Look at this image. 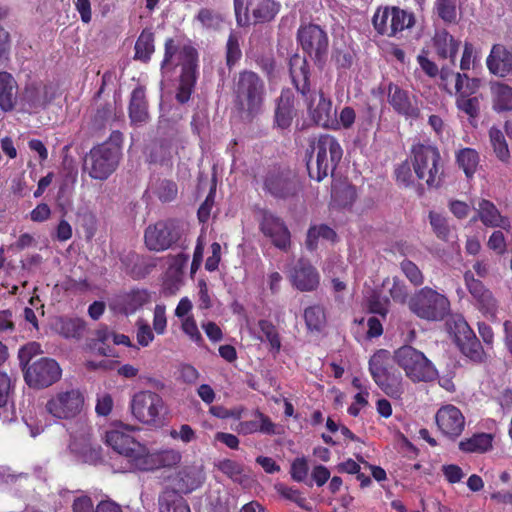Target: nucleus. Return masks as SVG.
Instances as JSON below:
<instances>
[{
  "label": "nucleus",
  "instance_id": "35",
  "mask_svg": "<svg viewBox=\"0 0 512 512\" xmlns=\"http://www.w3.org/2000/svg\"><path fill=\"white\" fill-rule=\"evenodd\" d=\"M335 239L336 233L332 228L325 224L314 225L307 232L306 246L309 250H314L320 242H334Z\"/></svg>",
  "mask_w": 512,
  "mask_h": 512
},
{
  "label": "nucleus",
  "instance_id": "30",
  "mask_svg": "<svg viewBox=\"0 0 512 512\" xmlns=\"http://www.w3.org/2000/svg\"><path fill=\"white\" fill-rule=\"evenodd\" d=\"M433 44L440 58H448L454 63L460 46V41L456 40L447 31L438 30L433 37Z\"/></svg>",
  "mask_w": 512,
  "mask_h": 512
},
{
  "label": "nucleus",
  "instance_id": "1",
  "mask_svg": "<svg viewBox=\"0 0 512 512\" xmlns=\"http://www.w3.org/2000/svg\"><path fill=\"white\" fill-rule=\"evenodd\" d=\"M137 430L139 428L134 426L116 424L106 431L105 443L119 454L113 462L115 471H154L180 463L182 455L178 450L169 448L151 452L132 436Z\"/></svg>",
  "mask_w": 512,
  "mask_h": 512
},
{
  "label": "nucleus",
  "instance_id": "44",
  "mask_svg": "<svg viewBox=\"0 0 512 512\" xmlns=\"http://www.w3.org/2000/svg\"><path fill=\"white\" fill-rule=\"evenodd\" d=\"M383 289L387 290L393 301L405 303L408 297L406 285L398 277H387L382 282Z\"/></svg>",
  "mask_w": 512,
  "mask_h": 512
},
{
  "label": "nucleus",
  "instance_id": "39",
  "mask_svg": "<svg viewBox=\"0 0 512 512\" xmlns=\"http://www.w3.org/2000/svg\"><path fill=\"white\" fill-rule=\"evenodd\" d=\"M54 329L65 338H77L84 326L80 319L59 318L54 323Z\"/></svg>",
  "mask_w": 512,
  "mask_h": 512
},
{
  "label": "nucleus",
  "instance_id": "15",
  "mask_svg": "<svg viewBox=\"0 0 512 512\" xmlns=\"http://www.w3.org/2000/svg\"><path fill=\"white\" fill-rule=\"evenodd\" d=\"M197 52L188 45H176L173 39L165 42V54L161 63L163 72H170L177 66L182 67V72L196 70Z\"/></svg>",
  "mask_w": 512,
  "mask_h": 512
},
{
  "label": "nucleus",
  "instance_id": "20",
  "mask_svg": "<svg viewBox=\"0 0 512 512\" xmlns=\"http://www.w3.org/2000/svg\"><path fill=\"white\" fill-rule=\"evenodd\" d=\"M260 230L269 237L273 244L282 250L290 245V232L284 222L270 212H263L260 222Z\"/></svg>",
  "mask_w": 512,
  "mask_h": 512
},
{
  "label": "nucleus",
  "instance_id": "26",
  "mask_svg": "<svg viewBox=\"0 0 512 512\" xmlns=\"http://www.w3.org/2000/svg\"><path fill=\"white\" fill-rule=\"evenodd\" d=\"M203 481L204 472L202 466H185L173 479V489L177 493L187 494L200 487Z\"/></svg>",
  "mask_w": 512,
  "mask_h": 512
},
{
  "label": "nucleus",
  "instance_id": "64",
  "mask_svg": "<svg viewBox=\"0 0 512 512\" xmlns=\"http://www.w3.org/2000/svg\"><path fill=\"white\" fill-rule=\"evenodd\" d=\"M308 463L305 458H296L291 465V477L297 481L302 482L308 475Z\"/></svg>",
  "mask_w": 512,
  "mask_h": 512
},
{
  "label": "nucleus",
  "instance_id": "52",
  "mask_svg": "<svg viewBox=\"0 0 512 512\" xmlns=\"http://www.w3.org/2000/svg\"><path fill=\"white\" fill-rule=\"evenodd\" d=\"M196 20L203 28L214 30L218 29L223 22V18L219 13L207 8H203L198 12Z\"/></svg>",
  "mask_w": 512,
  "mask_h": 512
},
{
  "label": "nucleus",
  "instance_id": "3",
  "mask_svg": "<svg viewBox=\"0 0 512 512\" xmlns=\"http://www.w3.org/2000/svg\"><path fill=\"white\" fill-rule=\"evenodd\" d=\"M343 150L331 135H321L312 145V154L307 162L309 176L320 182L334 170L341 160Z\"/></svg>",
  "mask_w": 512,
  "mask_h": 512
},
{
  "label": "nucleus",
  "instance_id": "25",
  "mask_svg": "<svg viewBox=\"0 0 512 512\" xmlns=\"http://www.w3.org/2000/svg\"><path fill=\"white\" fill-rule=\"evenodd\" d=\"M296 115L297 109L293 92L289 89L282 90L280 97L276 100L275 125L283 130L288 129Z\"/></svg>",
  "mask_w": 512,
  "mask_h": 512
},
{
  "label": "nucleus",
  "instance_id": "24",
  "mask_svg": "<svg viewBox=\"0 0 512 512\" xmlns=\"http://www.w3.org/2000/svg\"><path fill=\"white\" fill-rule=\"evenodd\" d=\"M388 101L396 112L407 118H417L419 116V108L413 97L408 92L401 89L395 84L388 86Z\"/></svg>",
  "mask_w": 512,
  "mask_h": 512
},
{
  "label": "nucleus",
  "instance_id": "21",
  "mask_svg": "<svg viewBox=\"0 0 512 512\" xmlns=\"http://www.w3.org/2000/svg\"><path fill=\"white\" fill-rule=\"evenodd\" d=\"M189 256L179 253L168 257V268L163 278V293L165 295H174L180 289L183 282V269L186 267Z\"/></svg>",
  "mask_w": 512,
  "mask_h": 512
},
{
  "label": "nucleus",
  "instance_id": "10",
  "mask_svg": "<svg viewBox=\"0 0 512 512\" xmlns=\"http://www.w3.org/2000/svg\"><path fill=\"white\" fill-rule=\"evenodd\" d=\"M120 148L102 144L91 149L84 159V170L97 180L107 179L117 168Z\"/></svg>",
  "mask_w": 512,
  "mask_h": 512
},
{
  "label": "nucleus",
  "instance_id": "40",
  "mask_svg": "<svg viewBox=\"0 0 512 512\" xmlns=\"http://www.w3.org/2000/svg\"><path fill=\"white\" fill-rule=\"evenodd\" d=\"M457 344L462 353L472 361L482 362L484 360L485 353L476 336L465 339V341L460 336H457Z\"/></svg>",
  "mask_w": 512,
  "mask_h": 512
},
{
  "label": "nucleus",
  "instance_id": "5",
  "mask_svg": "<svg viewBox=\"0 0 512 512\" xmlns=\"http://www.w3.org/2000/svg\"><path fill=\"white\" fill-rule=\"evenodd\" d=\"M87 407L86 397L79 388L68 387L53 392L46 401V412L57 420L82 419Z\"/></svg>",
  "mask_w": 512,
  "mask_h": 512
},
{
  "label": "nucleus",
  "instance_id": "23",
  "mask_svg": "<svg viewBox=\"0 0 512 512\" xmlns=\"http://www.w3.org/2000/svg\"><path fill=\"white\" fill-rule=\"evenodd\" d=\"M250 419L242 420L233 428L240 435L262 433L266 435L276 434V425L260 410L255 409L249 414Z\"/></svg>",
  "mask_w": 512,
  "mask_h": 512
},
{
  "label": "nucleus",
  "instance_id": "36",
  "mask_svg": "<svg viewBox=\"0 0 512 512\" xmlns=\"http://www.w3.org/2000/svg\"><path fill=\"white\" fill-rule=\"evenodd\" d=\"M492 447V436L487 433L474 434L459 443V449L467 453H483Z\"/></svg>",
  "mask_w": 512,
  "mask_h": 512
},
{
  "label": "nucleus",
  "instance_id": "46",
  "mask_svg": "<svg viewBox=\"0 0 512 512\" xmlns=\"http://www.w3.org/2000/svg\"><path fill=\"white\" fill-rule=\"evenodd\" d=\"M160 512H191L186 501L177 495H163L159 500Z\"/></svg>",
  "mask_w": 512,
  "mask_h": 512
},
{
  "label": "nucleus",
  "instance_id": "41",
  "mask_svg": "<svg viewBox=\"0 0 512 512\" xmlns=\"http://www.w3.org/2000/svg\"><path fill=\"white\" fill-rule=\"evenodd\" d=\"M10 379L6 374H0V418L3 422L14 419V411L8 407Z\"/></svg>",
  "mask_w": 512,
  "mask_h": 512
},
{
  "label": "nucleus",
  "instance_id": "48",
  "mask_svg": "<svg viewBox=\"0 0 512 512\" xmlns=\"http://www.w3.org/2000/svg\"><path fill=\"white\" fill-rule=\"evenodd\" d=\"M490 141L493 146L496 156L501 161H506L509 158V149L501 130L492 127L489 131Z\"/></svg>",
  "mask_w": 512,
  "mask_h": 512
},
{
  "label": "nucleus",
  "instance_id": "57",
  "mask_svg": "<svg viewBox=\"0 0 512 512\" xmlns=\"http://www.w3.org/2000/svg\"><path fill=\"white\" fill-rule=\"evenodd\" d=\"M258 326L261 332L266 337V340L270 343L272 349L279 351L281 347L280 338L276 327L267 320H260Z\"/></svg>",
  "mask_w": 512,
  "mask_h": 512
},
{
  "label": "nucleus",
  "instance_id": "38",
  "mask_svg": "<svg viewBox=\"0 0 512 512\" xmlns=\"http://www.w3.org/2000/svg\"><path fill=\"white\" fill-rule=\"evenodd\" d=\"M494 107L498 111L512 110V88L503 83L492 85Z\"/></svg>",
  "mask_w": 512,
  "mask_h": 512
},
{
  "label": "nucleus",
  "instance_id": "45",
  "mask_svg": "<svg viewBox=\"0 0 512 512\" xmlns=\"http://www.w3.org/2000/svg\"><path fill=\"white\" fill-rule=\"evenodd\" d=\"M304 319L308 330L320 331L326 322L324 308L320 305H312L305 309Z\"/></svg>",
  "mask_w": 512,
  "mask_h": 512
},
{
  "label": "nucleus",
  "instance_id": "53",
  "mask_svg": "<svg viewBox=\"0 0 512 512\" xmlns=\"http://www.w3.org/2000/svg\"><path fill=\"white\" fill-rule=\"evenodd\" d=\"M429 221L437 237L447 241L450 235V228L446 217L436 212H430Z\"/></svg>",
  "mask_w": 512,
  "mask_h": 512
},
{
  "label": "nucleus",
  "instance_id": "12",
  "mask_svg": "<svg viewBox=\"0 0 512 512\" xmlns=\"http://www.w3.org/2000/svg\"><path fill=\"white\" fill-rule=\"evenodd\" d=\"M24 380L30 388L43 389L47 388L62 376V370L56 360L43 357L25 368Z\"/></svg>",
  "mask_w": 512,
  "mask_h": 512
},
{
  "label": "nucleus",
  "instance_id": "33",
  "mask_svg": "<svg viewBox=\"0 0 512 512\" xmlns=\"http://www.w3.org/2000/svg\"><path fill=\"white\" fill-rule=\"evenodd\" d=\"M17 84L14 77L6 72H0V108L7 112L15 105V90Z\"/></svg>",
  "mask_w": 512,
  "mask_h": 512
},
{
  "label": "nucleus",
  "instance_id": "11",
  "mask_svg": "<svg viewBox=\"0 0 512 512\" xmlns=\"http://www.w3.org/2000/svg\"><path fill=\"white\" fill-rule=\"evenodd\" d=\"M375 30L384 36L396 37L415 23L414 15L399 7L378 8L372 19Z\"/></svg>",
  "mask_w": 512,
  "mask_h": 512
},
{
  "label": "nucleus",
  "instance_id": "29",
  "mask_svg": "<svg viewBox=\"0 0 512 512\" xmlns=\"http://www.w3.org/2000/svg\"><path fill=\"white\" fill-rule=\"evenodd\" d=\"M477 212L485 226L500 227L506 230L510 227L509 220L503 217L497 207L488 200L483 199L479 202Z\"/></svg>",
  "mask_w": 512,
  "mask_h": 512
},
{
  "label": "nucleus",
  "instance_id": "34",
  "mask_svg": "<svg viewBox=\"0 0 512 512\" xmlns=\"http://www.w3.org/2000/svg\"><path fill=\"white\" fill-rule=\"evenodd\" d=\"M374 382L387 396L394 399H400L405 391L403 377L398 371L374 379Z\"/></svg>",
  "mask_w": 512,
  "mask_h": 512
},
{
  "label": "nucleus",
  "instance_id": "58",
  "mask_svg": "<svg viewBox=\"0 0 512 512\" xmlns=\"http://www.w3.org/2000/svg\"><path fill=\"white\" fill-rule=\"evenodd\" d=\"M169 436L183 444H189L197 439L195 430L188 424H182L178 428L170 430Z\"/></svg>",
  "mask_w": 512,
  "mask_h": 512
},
{
  "label": "nucleus",
  "instance_id": "22",
  "mask_svg": "<svg viewBox=\"0 0 512 512\" xmlns=\"http://www.w3.org/2000/svg\"><path fill=\"white\" fill-rule=\"evenodd\" d=\"M292 285L300 291H312L319 285L317 270L306 260L300 259L289 275Z\"/></svg>",
  "mask_w": 512,
  "mask_h": 512
},
{
  "label": "nucleus",
  "instance_id": "51",
  "mask_svg": "<svg viewBox=\"0 0 512 512\" xmlns=\"http://www.w3.org/2000/svg\"><path fill=\"white\" fill-rule=\"evenodd\" d=\"M457 108L465 113L471 120L477 118L479 114V100L477 97H470L466 95H457L456 99Z\"/></svg>",
  "mask_w": 512,
  "mask_h": 512
},
{
  "label": "nucleus",
  "instance_id": "13",
  "mask_svg": "<svg viewBox=\"0 0 512 512\" xmlns=\"http://www.w3.org/2000/svg\"><path fill=\"white\" fill-rule=\"evenodd\" d=\"M91 432V426L82 421L80 430L71 433L69 450L78 461L96 465L101 461V447L92 438Z\"/></svg>",
  "mask_w": 512,
  "mask_h": 512
},
{
  "label": "nucleus",
  "instance_id": "56",
  "mask_svg": "<svg viewBox=\"0 0 512 512\" xmlns=\"http://www.w3.org/2000/svg\"><path fill=\"white\" fill-rule=\"evenodd\" d=\"M218 469L230 477L233 481H242L243 468L241 464L231 459H224L217 464Z\"/></svg>",
  "mask_w": 512,
  "mask_h": 512
},
{
  "label": "nucleus",
  "instance_id": "43",
  "mask_svg": "<svg viewBox=\"0 0 512 512\" xmlns=\"http://www.w3.org/2000/svg\"><path fill=\"white\" fill-rule=\"evenodd\" d=\"M24 99L34 109L45 107L50 101L47 97V88L35 84L26 87Z\"/></svg>",
  "mask_w": 512,
  "mask_h": 512
},
{
  "label": "nucleus",
  "instance_id": "61",
  "mask_svg": "<svg viewBox=\"0 0 512 512\" xmlns=\"http://www.w3.org/2000/svg\"><path fill=\"white\" fill-rule=\"evenodd\" d=\"M167 328L166 307L157 304L153 311V330L158 335H163Z\"/></svg>",
  "mask_w": 512,
  "mask_h": 512
},
{
  "label": "nucleus",
  "instance_id": "37",
  "mask_svg": "<svg viewBox=\"0 0 512 512\" xmlns=\"http://www.w3.org/2000/svg\"><path fill=\"white\" fill-rule=\"evenodd\" d=\"M456 162L464 171L466 177L471 178L478 168L479 155L477 151L472 148H463L457 152Z\"/></svg>",
  "mask_w": 512,
  "mask_h": 512
},
{
  "label": "nucleus",
  "instance_id": "16",
  "mask_svg": "<svg viewBox=\"0 0 512 512\" xmlns=\"http://www.w3.org/2000/svg\"><path fill=\"white\" fill-rule=\"evenodd\" d=\"M178 235L174 225L169 221H158L145 229L144 241L146 247L151 251H164L171 247L177 240Z\"/></svg>",
  "mask_w": 512,
  "mask_h": 512
},
{
  "label": "nucleus",
  "instance_id": "32",
  "mask_svg": "<svg viewBox=\"0 0 512 512\" xmlns=\"http://www.w3.org/2000/svg\"><path fill=\"white\" fill-rule=\"evenodd\" d=\"M129 116L135 125H141L149 119L145 91L141 87L134 89L131 94Z\"/></svg>",
  "mask_w": 512,
  "mask_h": 512
},
{
  "label": "nucleus",
  "instance_id": "60",
  "mask_svg": "<svg viewBox=\"0 0 512 512\" xmlns=\"http://www.w3.org/2000/svg\"><path fill=\"white\" fill-rule=\"evenodd\" d=\"M401 270L409 281L415 285H422L424 277L420 269L410 260H404L401 262Z\"/></svg>",
  "mask_w": 512,
  "mask_h": 512
},
{
  "label": "nucleus",
  "instance_id": "28",
  "mask_svg": "<svg viewBox=\"0 0 512 512\" xmlns=\"http://www.w3.org/2000/svg\"><path fill=\"white\" fill-rule=\"evenodd\" d=\"M150 301V294L146 290H132L118 296L114 301V308L125 314L132 315Z\"/></svg>",
  "mask_w": 512,
  "mask_h": 512
},
{
  "label": "nucleus",
  "instance_id": "19",
  "mask_svg": "<svg viewBox=\"0 0 512 512\" xmlns=\"http://www.w3.org/2000/svg\"><path fill=\"white\" fill-rule=\"evenodd\" d=\"M468 291L476 301L479 310L486 316L495 318L497 313V301L492 293L485 288L481 281L474 278L471 272L464 275Z\"/></svg>",
  "mask_w": 512,
  "mask_h": 512
},
{
  "label": "nucleus",
  "instance_id": "50",
  "mask_svg": "<svg viewBox=\"0 0 512 512\" xmlns=\"http://www.w3.org/2000/svg\"><path fill=\"white\" fill-rule=\"evenodd\" d=\"M332 198L335 204L340 207L352 205L356 198V190L351 185H343L332 189Z\"/></svg>",
  "mask_w": 512,
  "mask_h": 512
},
{
  "label": "nucleus",
  "instance_id": "55",
  "mask_svg": "<svg viewBox=\"0 0 512 512\" xmlns=\"http://www.w3.org/2000/svg\"><path fill=\"white\" fill-rule=\"evenodd\" d=\"M458 0H437L436 10L445 22H452L456 19Z\"/></svg>",
  "mask_w": 512,
  "mask_h": 512
},
{
  "label": "nucleus",
  "instance_id": "17",
  "mask_svg": "<svg viewBox=\"0 0 512 512\" xmlns=\"http://www.w3.org/2000/svg\"><path fill=\"white\" fill-rule=\"evenodd\" d=\"M435 421L442 434L452 439L459 437L465 427L462 412L451 404L444 405L437 411Z\"/></svg>",
  "mask_w": 512,
  "mask_h": 512
},
{
  "label": "nucleus",
  "instance_id": "9",
  "mask_svg": "<svg viewBox=\"0 0 512 512\" xmlns=\"http://www.w3.org/2000/svg\"><path fill=\"white\" fill-rule=\"evenodd\" d=\"M130 410L140 423L153 426L160 423L165 411V402L157 392L142 390L133 395Z\"/></svg>",
  "mask_w": 512,
  "mask_h": 512
},
{
  "label": "nucleus",
  "instance_id": "63",
  "mask_svg": "<svg viewBox=\"0 0 512 512\" xmlns=\"http://www.w3.org/2000/svg\"><path fill=\"white\" fill-rule=\"evenodd\" d=\"M156 194L163 202L173 200L177 195V186L174 182L169 180H162L156 188Z\"/></svg>",
  "mask_w": 512,
  "mask_h": 512
},
{
  "label": "nucleus",
  "instance_id": "27",
  "mask_svg": "<svg viewBox=\"0 0 512 512\" xmlns=\"http://www.w3.org/2000/svg\"><path fill=\"white\" fill-rule=\"evenodd\" d=\"M486 65L490 73L499 77L512 74V49L495 44L487 57Z\"/></svg>",
  "mask_w": 512,
  "mask_h": 512
},
{
  "label": "nucleus",
  "instance_id": "4",
  "mask_svg": "<svg viewBox=\"0 0 512 512\" xmlns=\"http://www.w3.org/2000/svg\"><path fill=\"white\" fill-rule=\"evenodd\" d=\"M410 161L419 180L430 188L441 185L443 166L439 150L432 145L415 144L412 146Z\"/></svg>",
  "mask_w": 512,
  "mask_h": 512
},
{
  "label": "nucleus",
  "instance_id": "14",
  "mask_svg": "<svg viewBox=\"0 0 512 512\" xmlns=\"http://www.w3.org/2000/svg\"><path fill=\"white\" fill-rule=\"evenodd\" d=\"M236 21L239 26L249 24V14L256 22L270 21L278 9L272 0H234Z\"/></svg>",
  "mask_w": 512,
  "mask_h": 512
},
{
  "label": "nucleus",
  "instance_id": "31",
  "mask_svg": "<svg viewBox=\"0 0 512 512\" xmlns=\"http://www.w3.org/2000/svg\"><path fill=\"white\" fill-rule=\"evenodd\" d=\"M394 355L392 356L388 350L380 349L376 351L369 360V372L374 379H380L386 374L396 372L393 368Z\"/></svg>",
  "mask_w": 512,
  "mask_h": 512
},
{
  "label": "nucleus",
  "instance_id": "7",
  "mask_svg": "<svg viewBox=\"0 0 512 512\" xmlns=\"http://www.w3.org/2000/svg\"><path fill=\"white\" fill-rule=\"evenodd\" d=\"M408 306L416 316L428 321L443 320L450 312L448 298L430 287H424L415 292Z\"/></svg>",
  "mask_w": 512,
  "mask_h": 512
},
{
  "label": "nucleus",
  "instance_id": "8",
  "mask_svg": "<svg viewBox=\"0 0 512 512\" xmlns=\"http://www.w3.org/2000/svg\"><path fill=\"white\" fill-rule=\"evenodd\" d=\"M394 362L404 370L406 377L412 382H428L436 376L432 363L412 346L405 345L395 350Z\"/></svg>",
  "mask_w": 512,
  "mask_h": 512
},
{
  "label": "nucleus",
  "instance_id": "18",
  "mask_svg": "<svg viewBox=\"0 0 512 512\" xmlns=\"http://www.w3.org/2000/svg\"><path fill=\"white\" fill-rule=\"evenodd\" d=\"M298 40L310 56L320 60L328 48L326 33L317 25L310 24L301 27L298 31Z\"/></svg>",
  "mask_w": 512,
  "mask_h": 512
},
{
  "label": "nucleus",
  "instance_id": "49",
  "mask_svg": "<svg viewBox=\"0 0 512 512\" xmlns=\"http://www.w3.org/2000/svg\"><path fill=\"white\" fill-rule=\"evenodd\" d=\"M480 87V80L469 78L466 74H457L454 90L457 95L470 96Z\"/></svg>",
  "mask_w": 512,
  "mask_h": 512
},
{
  "label": "nucleus",
  "instance_id": "54",
  "mask_svg": "<svg viewBox=\"0 0 512 512\" xmlns=\"http://www.w3.org/2000/svg\"><path fill=\"white\" fill-rule=\"evenodd\" d=\"M42 353L41 345L37 342H29L19 349L18 359L22 370L30 366V361Z\"/></svg>",
  "mask_w": 512,
  "mask_h": 512
},
{
  "label": "nucleus",
  "instance_id": "42",
  "mask_svg": "<svg viewBox=\"0 0 512 512\" xmlns=\"http://www.w3.org/2000/svg\"><path fill=\"white\" fill-rule=\"evenodd\" d=\"M154 52V35L149 30H143L135 44V57L148 61Z\"/></svg>",
  "mask_w": 512,
  "mask_h": 512
},
{
  "label": "nucleus",
  "instance_id": "62",
  "mask_svg": "<svg viewBox=\"0 0 512 512\" xmlns=\"http://www.w3.org/2000/svg\"><path fill=\"white\" fill-rule=\"evenodd\" d=\"M411 166V163L405 161L399 164L395 169L396 180L400 185L409 187L414 184V177L411 171Z\"/></svg>",
  "mask_w": 512,
  "mask_h": 512
},
{
  "label": "nucleus",
  "instance_id": "59",
  "mask_svg": "<svg viewBox=\"0 0 512 512\" xmlns=\"http://www.w3.org/2000/svg\"><path fill=\"white\" fill-rule=\"evenodd\" d=\"M136 339L137 343L142 347H147L154 340L153 330L147 322L139 319L136 322Z\"/></svg>",
  "mask_w": 512,
  "mask_h": 512
},
{
  "label": "nucleus",
  "instance_id": "6",
  "mask_svg": "<svg viewBox=\"0 0 512 512\" xmlns=\"http://www.w3.org/2000/svg\"><path fill=\"white\" fill-rule=\"evenodd\" d=\"M234 94L237 108L249 116H255L261 112L263 106L265 84L256 73L244 71L239 74Z\"/></svg>",
  "mask_w": 512,
  "mask_h": 512
},
{
  "label": "nucleus",
  "instance_id": "47",
  "mask_svg": "<svg viewBox=\"0 0 512 512\" xmlns=\"http://www.w3.org/2000/svg\"><path fill=\"white\" fill-rule=\"evenodd\" d=\"M196 82V70L181 72L180 84L176 98L180 103H185L190 99L192 90Z\"/></svg>",
  "mask_w": 512,
  "mask_h": 512
},
{
  "label": "nucleus",
  "instance_id": "2",
  "mask_svg": "<svg viewBox=\"0 0 512 512\" xmlns=\"http://www.w3.org/2000/svg\"><path fill=\"white\" fill-rule=\"evenodd\" d=\"M290 74L297 91L302 95L307 112L319 126L329 127L333 122L332 102L322 91L311 90L306 61L298 57L290 62Z\"/></svg>",
  "mask_w": 512,
  "mask_h": 512
}]
</instances>
